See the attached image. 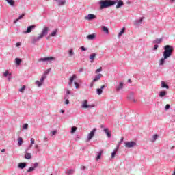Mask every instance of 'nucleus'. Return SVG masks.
Returning <instances> with one entry per match:
<instances>
[{
    "mask_svg": "<svg viewBox=\"0 0 175 175\" xmlns=\"http://www.w3.org/2000/svg\"><path fill=\"white\" fill-rule=\"evenodd\" d=\"M157 139H158V135L155 134L153 135L152 139H151V142H155V140H157Z\"/></svg>",
    "mask_w": 175,
    "mask_h": 175,
    "instance_id": "nucleus-34",
    "label": "nucleus"
},
{
    "mask_svg": "<svg viewBox=\"0 0 175 175\" xmlns=\"http://www.w3.org/2000/svg\"><path fill=\"white\" fill-rule=\"evenodd\" d=\"M103 153V151H100L98 154H97V157L96 158V159L97 161H99V159H100L101 157H102V154Z\"/></svg>",
    "mask_w": 175,
    "mask_h": 175,
    "instance_id": "nucleus-24",
    "label": "nucleus"
},
{
    "mask_svg": "<svg viewBox=\"0 0 175 175\" xmlns=\"http://www.w3.org/2000/svg\"><path fill=\"white\" fill-rule=\"evenodd\" d=\"M95 82H94V81H92V82H91V83H90V88H92V87H94V83Z\"/></svg>",
    "mask_w": 175,
    "mask_h": 175,
    "instance_id": "nucleus-52",
    "label": "nucleus"
},
{
    "mask_svg": "<svg viewBox=\"0 0 175 175\" xmlns=\"http://www.w3.org/2000/svg\"><path fill=\"white\" fill-rule=\"evenodd\" d=\"M20 46H21V42H17V43L16 44V47H20Z\"/></svg>",
    "mask_w": 175,
    "mask_h": 175,
    "instance_id": "nucleus-53",
    "label": "nucleus"
},
{
    "mask_svg": "<svg viewBox=\"0 0 175 175\" xmlns=\"http://www.w3.org/2000/svg\"><path fill=\"white\" fill-rule=\"evenodd\" d=\"M143 18H140L139 20L136 21L137 24H140V23H142L143 22Z\"/></svg>",
    "mask_w": 175,
    "mask_h": 175,
    "instance_id": "nucleus-45",
    "label": "nucleus"
},
{
    "mask_svg": "<svg viewBox=\"0 0 175 175\" xmlns=\"http://www.w3.org/2000/svg\"><path fill=\"white\" fill-rule=\"evenodd\" d=\"M95 18H96V16L92 14H89L88 16H85V20H88L89 21L95 20Z\"/></svg>",
    "mask_w": 175,
    "mask_h": 175,
    "instance_id": "nucleus-8",
    "label": "nucleus"
},
{
    "mask_svg": "<svg viewBox=\"0 0 175 175\" xmlns=\"http://www.w3.org/2000/svg\"><path fill=\"white\" fill-rule=\"evenodd\" d=\"M118 148H120V146H117L113 152L111 153V158H114L116 157V154H117V151H118Z\"/></svg>",
    "mask_w": 175,
    "mask_h": 175,
    "instance_id": "nucleus-13",
    "label": "nucleus"
},
{
    "mask_svg": "<svg viewBox=\"0 0 175 175\" xmlns=\"http://www.w3.org/2000/svg\"><path fill=\"white\" fill-rule=\"evenodd\" d=\"M68 55L69 57H73L75 55V52L73 51V49H70L68 51Z\"/></svg>",
    "mask_w": 175,
    "mask_h": 175,
    "instance_id": "nucleus-25",
    "label": "nucleus"
},
{
    "mask_svg": "<svg viewBox=\"0 0 175 175\" xmlns=\"http://www.w3.org/2000/svg\"><path fill=\"white\" fill-rule=\"evenodd\" d=\"M68 94H65V96H64V99H68Z\"/></svg>",
    "mask_w": 175,
    "mask_h": 175,
    "instance_id": "nucleus-59",
    "label": "nucleus"
},
{
    "mask_svg": "<svg viewBox=\"0 0 175 175\" xmlns=\"http://www.w3.org/2000/svg\"><path fill=\"white\" fill-rule=\"evenodd\" d=\"M57 35V29L54 30L52 33H51L50 36L54 37Z\"/></svg>",
    "mask_w": 175,
    "mask_h": 175,
    "instance_id": "nucleus-37",
    "label": "nucleus"
},
{
    "mask_svg": "<svg viewBox=\"0 0 175 175\" xmlns=\"http://www.w3.org/2000/svg\"><path fill=\"white\" fill-rule=\"evenodd\" d=\"M76 131H77V127L76 126H72L71 128V133H75V132H76Z\"/></svg>",
    "mask_w": 175,
    "mask_h": 175,
    "instance_id": "nucleus-36",
    "label": "nucleus"
},
{
    "mask_svg": "<svg viewBox=\"0 0 175 175\" xmlns=\"http://www.w3.org/2000/svg\"><path fill=\"white\" fill-rule=\"evenodd\" d=\"M37 166H39V163H35L33 167H34V169H36Z\"/></svg>",
    "mask_w": 175,
    "mask_h": 175,
    "instance_id": "nucleus-51",
    "label": "nucleus"
},
{
    "mask_svg": "<svg viewBox=\"0 0 175 175\" xmlns=\"http://www.w3.org/2000/svg\"><path fill=\"white\" fill-rule=\"evenodd\" d=\"M15 63L16 65H20L21 64V59L16 57L15 59Z\"/></svg>",
    "mask_w": 175,
    "mask_h": 175,
    "instance_id": "nucleus-29",
    "label": "nucleus"
},
{
    "mask_svg": "<svg viewBox=\"0 0 175 175\" xmlns=\"http://www.w3.org/2000/svg\"><path fill=\"white\" fill-rule=\"evenodd\" d=\"M5 1L6 2L8 3V4H10V6H12V7L14 6L15 2L14 0H5Z\"/></svg>",
    "mask_w": 175,
    "mask_h": 175,
    "instance_id": "nucleus-27",
    "label": "nucleus"
},
{
    "mask_svg": "<svg viewBox=\"0 0 175 175\" xmlns=\"http://www.w3.org/2000/svg\"><path fill=\"white\" fill-rule=\"evenodd\" d=\"M3 76L4 77H8V76H12V74L9 73V71L7 70L3 73Z\"/></svg>",
    "mask_w": 175,
    "mask_h": 175,
    "instance_id": "nucleus-33",
    "label": "nucleus"
},
{
    "mask_svg": "<svg viewBox=\"0 0 175 175\" xmlns=\"http://www.w3.org/2000/svg\"><path fill=\"white\" fill-rule=\"evenodd\" d=\"M24 16H25V13H23L21 15H20L18 18L14 21V24L18 23V21L23 19V17H24Z\"/></svg>",
    "mask_w": 175,
    "mask_h": 175,
    "instance_id": "nucleus-16",
    "label": "nucleus"
},
{
    "mask_svg": "<svg viewBox=\"0 0 175 175\" xmlns=\"http://www.w3.org/2000/svg\"><path fill=\"white\" fill-rule=\"evenodd\" d=\"M6 152V150L5 149H2L1 150V152Z\"/></svg>",
    "mask_w": 175,
    "mask_h": 175,
    "instance_id": "nucleus-63",
    "label": "nucleus"
},
{
    "mask_svg": "<svg viewBox=\"0 0 175 175\" xmlns=\"http://www.w3.org/2000/svg\"><path fill=\"white\" fill-rule=\"evenodd\" d=\"M66 95H70V91L67 90L66 92Z\"/></svg>",
    "mask_w": 175,
    "mask_h": 175,
    "instance_id": "nucleus-56",
    "label": "nucleus"
},
{
    "mask_svg": "<svg viewBox=\"0 0 175 175\" xmlns=\"http://www.w3.org/2000/svg\"><path fill=\"white\" fill-rule=\"evenodd\" d=\"M25 158V159H31V158H32V154L31 153H26Z\"/></svg>",
    "mask_w": 175,
    "mask_h": 175,
    "instance_id": "nucleus-28",
    "label": "nucleus"
},
{
    "mask_svg": "<svg viewBox=\"0 0 175 175\" xmlns=\"http://www.w3.org/2000/svg\"><path fill=\"white\" fill-rule=\"evenodd\" d=\"M23 137H20L18 138V146H23Z\"/></svg>",
    "mask_w": 175,
    "mask_h": 175,
    "instance_id": "nucleus-26",
    "label": "nucleus"
},
{
    "mask_svg": "<svg viewBox=\"0 0 175 175\" xmlns=\"http://www.w3.org/2000/svg\"><path fill=\"white\" fill-rule=\"evenodd\" d=\"M106 88L105 85H102L100 88L96 89V94L97 95H102V93L103 92V90Z\"/></svg>",
    "mask_w": 175,
    "mask_h": 175,
    "instance_id": "nucleus-10",
    "label": "nucleus"
},
{
    "mask_svg": "<svg viewBox=\"0 0 175 175\" xmlns=\"http://www.w3.org/2000/svg\"><path fill=\"white\" fill-rule=\"evenodd\" d=\"M65 105H69V100L68 99H65Z\"/></svg>",
    "mask_w": 175,
    "mask_h": 175,
    "instance_id": "nucleus-55",
    "label": "nucleus"
},
{
    "mask_svg": "<svg viewBox=\"0 0 175 175\" xmlns=\"http://www.w3.org/2000/svg\"><path fill=\"white\" fill-rule=\"evenodd\" d=\"M104 132L106 133L107 137H110V131H109V129H104Z\"/></svg>",
    "mask_w": 175,
    "mask_h": 175,
    "instance_id": "nucleus-30",
    "label": "nucleus"
},
{
    "mask_svg": "<svg viewBox=\"0 0 175 175\" xmlns=\"http://www.w3.org/2000/svg\"><path fill=\"white\" fill-rule=\"evenodd\" d=\"M60 113H62V114H64V113H65V110L62 109V110L60 111Z\"/></svg>",
    "mask_w": 175,
    "mask_h": 175,
    "instance_id": "nucleus-62",
    "label": "nucleus"
},
{
    "mask_svg": "<svg viewBox=\"0 0 175 175\" xmlns=\"http://www.w3.org/2000/svg\"><path fill=\"white\" fill-rule=\"evenodd\" d=\"M95 38H96V35L95 33L89 34L87 36V39L88 40H94V39H95Z\"/></svg>",
    "mask_w": 175,
    "mask_h": 175,
    "instance_id": "nucleus-12",
    "label": "nucleus"
},
{
    "mask_svg": "<svg viewBox=\"0 0 175 175\" xmlns=\"http://www.w3.org/2000/svg\"><path fill=\"white\" fill-rule=\"evenodd\" d=\"M87 103H88V100H85L82 104V107L83 109H88V108H91V107H95V105H88Z\"/></svg>",
    "mask_w": 175,
    "mask_h": 175,
    "instance_id": "nucleus-7",
    "label": "nucleus"
},
{
    "mask_svg": "<svg viewBox=\"0 0 175 175\" xmlns=\"http://www.w3.org/2000/svg\"><path fill=\"white\" fill-rule=\"evenodd\" d=\"M25 90V86L23 85L21 89H19L20 92H24V90Z\"/></svg>",
    "mask_w": 175,
    "mask_h": 175,
    "instance_id": "nucleus-44",
    "label": "nucleus"
},
{
    "mask_svg": "<svg viewBox=\"0 0 175 175\" xmlns=\"http://www.w3.org/2000/svg\"><path fill=\"white\" fill-rule=\"evenodd\" d=\"M163 57L159 60V65L163 66L165 65V61L167 59V58H170L172 57V54H173V51H174V48L170 45H165L163 47Z\"/></svg>",
    "mask_w": 175,
    "mask_h": 175,
    "instance_id": "nucleus-1",
    "label": "nucleus"
},
{
    "mask_svg": "<svg viewBox=\"0 0 175 175\" xmlns=\"http://www.w3.org/2000/svg\"><path fill=\"white\" fill-rule=\"evenodd\" d=\"M158 45H154L153 50H157L158 49Z\"/></svg>",
    "mask_w": 175,
    "mask_h": 175,
    "instance_id": "nucleus-58",
    "label": "nucleus"
},
{
    "mask_svg": "<svg viewBox=\"0 0 175 175\" xmlns=\"http://www.w3.org/2000/svg\"><path fill=\"white\" fill-rule=\"evenodd\" d=\"M162 42V38H157L154 41V43H157V44H159Z\"/></svg>",
    "mask_w": 175,
    "mask_h": 175,
    "instance_id": "nucleus-31",
    "label": "nucleus"
},
{
    "mask_svg": "<svg viewBox=\"0 0 175 175\" xmlns=\"http://www.w3.org/2000/svg\"><path fill=\"white\" fill-rule=\"evenodd\" d=\"M48 140H49V139H48L47 137H45L44 138V142H48Z\"/></svg>",
    "mask_w": 175,
    "mask_h": 175,
    "instance_id": "nucleus-61",
    "label": "nucleus"
},
{
    "mask_svg": "<svg viewBox=\"0 0 175 175\" xmlns=\"http://www.w3.org/2000/svg\"><path fill=\"white\" fill-rule=\"evenodd\" d=\"M103 77V75L98 74L94 77L93 79V83H96V81H99L100 80V78Z\"/></svg>",
    "mask_w": 175,
    "mask_h": 175,
    "instance_id": "nucleus-11",
    "label": "nucleus"
},
{
    "mask_svg": "<svg viewBox=\"0 0 175 175\" xmlns=\"http://www.w3.org/2000/svg\"><path fill=\"white\" fill-rule=\"evenodd\" d=\"M30 142H31V146H32V144H35V139L31 138Z\"/></svg>",
    "mask_w": 175,
    "mask_h": 175,
    "instance_id": "nucleus-47",
    "label": "nucleus"
},
{
    "mask_svg": "<svg viewBox=\"0 0 175 175\" xmlns=\"http://www.w3.org/2000/svg\"><path fill=\"white\" fill-rule=\"evenodd\" d=\"M23 128V129H28V124H24Z\"/></svg>",
    "mask_w": 175,
    "mask_h": 175,
    "instance_id": "nucleus-46",
    "label": "nucleus"
},
{
    "mask_svg": "<svg viewBox=\"0 0 175 175\" xmlns=\"http://www.w3.org/2000/svg\"><path fill=\"white\" fill-rule=\"evenodd\" d=\"M124 32H125V27H123L120 31V32L119 33V36H121V35H122V33H124Z\"/></svg>",
    "mask_w": 175,
    "mask_h": 175,
    "instance_id": "nucleus-42",
    "label": "nucleus"
},
{
    "mask_svg": "<svg viewBox=\"0 0 175 175\" xmlns=\"http://www.w3.org/2000/svg\"><path fill=\"white\" fill-rule=\"evenodd\" d=\"M74 84L77 90H79V88H80V84H79V83L75 82Z\"/></svg>",
    "mask_w": 175,
    "mask_h": 175,
    "instance_id": "nucleus-40",
    "label": "nucleus"
},
{
    "mask_svg": "<svg viewBox=\"0 0 175 175\" xmlns=\"http://www.w3.org/2000/svg\"><path fill=\"white\" fill-rule=\"evenodd\" d=\"M123 88H124V83H120L119 86L117 88V91H120V90H122Z\"/></svg>",
    "mask_w": 175,
    "mask_h": 175,
    "instance_id": "nucleus-32",
    "label": "nucleus"
},
{
    "mask_svg": "<svg viewBox=\"0 0 175 175\" xmlns=\"http://www.w3.org/2000/svg\"><path fill=\"white\" fill-rule=\"evenodd\" d=\"M116 3H118L116 7V9H120V8L124 6V1H118Z\"/></svg>",
    "mask_w": 175,
    "mask_h": 175,
    "instance_id": "nucleus-19",
    "label": "nucleus"
},
{
    "mask_svg": "<svg viewBox=\"0 0 175 175\" xmlns=\"http://www.w3.org/2000/svg\"><path fill=\"white\" fill-rule=\"evenodd\" d=\"M102 30H103V32H105V33H106V35H109V28H107V27L103 26Z\"/></svg>",
    "mask_w": 175,
    "mask_h": 175,
    "instance_id": "nucleus-18",
    "label": "nucleus"
},
{
    "mask_svg": "<svg viewBox=\"0 0 175 175\" xmlns=\"http://www.w3.org/2000/svg\"><path fill=\"white\" fill-rule=\"evenodd\" d=\"M118 1L115 0V1H110V6H113V5H116V3H118Z\"/></svg>",
    "mask_w": 175,
    "mask_h": 175,
    "instance_id": "nucleus-35",
    "label": "nucleus"
},
{
    "mask_svg": "<svg viewBox=\"0 0 175 175\" xmlns=\"http://www.w3.org/2000/svg\"><path fill=\"white\" fill-rule=\"evenodd\" d=\"M35 170V167H30L28 170H27V173H29L31 172H33Z\"/></svg>",
    "mask_w": 175,
    "mask_h": 175,
    "instance_id": "nucleus-39",
    "label": "nucleus"
},
{
    "mask_svg": "<svg viewBox=\"0 0 175 175\" xmlns=\"http://www.w3.org/2000/svg\"><path fill=\"white\" fill-rule=\"evenodd\" d=\"M98 3L100 5V9L101 10L110 8V0H101Z\"/></svg>",
    "mask_w": 175,
    "mask_h": 175,
    "instance_id": "nucleus-3",
    "label": "nucleus"
},
{
    "mask_svg": "<svg viewBox=\"0 0 175 175\" xmlns=\"http://www.w3.org/2000/svg\"><path fill=\"white\" fill-rule=\"evenodd\" d=\"M96 57V53H92L90 55V59L91 60V62H92V61H94V59H95Z\"/></svg>",
    "mask_w": 175,
    "mask_h": 175,
    "instance_id": "nucleus-21",
    "label": "nucleus"
},
{
    "mask_svg": "<svg viewBox=\"0 0 175 175\" xmlns=\"http://www.w3.org/2000/svg\"><path fill=\"white\" fill-rule=\"evenodd\" d=\"M66 174H68V175H73V174H75V170H73V169L68 170V171L66 172Z\"/></svg>",
    "mask_w": 175,
    "mask_h": 175,
    "instance_id": "nucleus-20",
    "label": "nucleus"
},
{
    "mask_svg": "<svg viewBox=\"0 0 175 175\" xmlns=\"http://www.w3.org/2000/svg\"><path fill=\"white\" fill-rule=\"evenodd\" d=\"M76 75H72L70 78V81L68 82V85H72V83H73L75 79H76Z\"/></svg>",
    "mask_w": 175,
    "mask_h": 175,
    "instance_id": "nucleus-17",
    "label": "nucleus"
},
{
    "mask_svg": "<svg viewBox=\"0 0 175 175\" xmlns=\"http://www.w3.org/2000/svg\"><path fill=\"white\" fill-rule=\"evenodd\" d=\"M80 49H81V51H86V50H87L86 48L84 47V46H81Z\"/></svg>",
    "mask_w": 175,
    "mask_h": 175,
    "instance_id": "nucleus-48",
    "label": "nucleus"
},
{
    "mask_svg": "<svg viewBox=\"0 0 175 175\" xmlns=\"http://www.w3.org/2000/svg\"><path fill=\"white\" fill-rule=\"evenodd\" d=\"M66 3V0H58L57 5L58 6H64Z\"/></svg>",
    "mask_w": 175,
    "mask_h": 175,
    "instance_id": "nucleus-15",
    "label": "nucleus"
},
{
    "mask_svg": "<svg viewBox=\"0 0 175 175\" xmlns=\"http://www.w3.org/2000/svg\"><path fill=\"white\" fill-rule=\"evenodd\" d=\"M86 169V167L85 166H82L81 167V170H85Z\"/></svg>",
    "mask_w": 175,
    "mask_h": 175,
    "instance_id": "nucleus-60",
    "label": "nucleus"
},
{
    "mask_svg": "<svg viewBox=\"0 0 175 175\" xmlns=\"http://www.w3.org/2000/svg\"><path fill=\"white\" fill-rule=\"evenodd\" d=\"M55 133H57V130H54L53 131H52V136H54Z\"/></svg>",
    "mask_w": 175,
    "mask_h": 175,
    "instance_id": "nucleus-54",
    "label": "nucleus"
},
{
    "mask_svg": "<svg viewBox=\"0 0 175 175\" xmlns=\"http://www.w3.org/2000/svg\"><path fill=\"white\" fill-rule=\"evenodd\" d=\"M161 87L162 88H167V90H169V85L165 83V81L161 82Z\"/></svg>",
    "mask_w": 175,
    "mask_h": 175,
    "instance_id": "nucleus-23",
    "label": "nucleus"
},
{
    "mask_svg": "<svg viewBox=\"0 0 175 175\" xmlns=\"http://www.w3.org/2000/svg\"><path fill=\"white\" fill-rule=\"evenodd\" d=\"M36 85H38V87H42V83H41L40 81H36Z\"/></svg>",
    "mask_w": 175,
    "mask_h": 175,
    "instance_id": "nucleus-41",
    "label": "nucleus"
},
{
    "mask_svg": "<svg viewBox=\"0 0 175 175\" xmlns=\"http://www.w3.org/2000/svg\"><path fill=\"white\" fill-rule=\"evenodd\" d=\"M96 132V129H93V130L88 133V138H87V142H90L95 136V133Z\"/></svg>",
    "mask_w": 175,
    "mask_h": 175,
    "instance_id": "nucleus-4",
    "label": "nucleus"
},
{
    "mask_svg": "<svg viewBox=\"0 0 175 175\" xmlns=\"http://www.w3.org/2000/svg\"><path fill=\"white\" fill-rule=\"evenodd\" d=\"M18 167L19 169H25V167H27V163H19Z\"/></svg>",
    "mask_w": 175,
    "mask_h": 175,
    "instance_id": "nucleus-14",
    "label": "nucleus"
},
{
    "mask_svg": "<svg viewBox=\"0 0 175 175\" xmlns=\"http://www.w3.org/2000/svg\"><path fill=\"white\" fill-rule=\"evenodd\" d=\"M35 25H30L27 27V30L23 31V33H31V32H32V29H35Z\"/></svg>",
    "mask_w": 175,
    "mask_h": 175,
    "instance_id": "nucleus-9",
    "label": "nucleus"
},
{
    "mask_svg": "<svg viewBox=\"0 0 175 175\" xmlns=\"http://www.w3.org/2000/svg\"><path fill=\"white\" fill-rule=\"evenodd\" d=\"M50 70H51V68H49L47 69L43 75H44L45 76H46V75H49L50 73Z\"/></svg>",
    "mask_w": 175,
    "mask_h": 175,
    "instance_id": "nucleus-43",
    "label": "nucleus"
},
{
    "mask_svg": "<svg viewBox=\"0 0 175 175\" xmlns=\"http://www.w3.org/2000/svg\"><path fill=\"white\" fill-rule=\"evenodd\" d=\"M39 62H44L46 61H55V57H45L38 59Z\"/></svg>",
    "mask_w": 175,
    "mask_h": 175,
    "instance_id": "nucleus-5",
    "label": "nucleus"
},
{
    "mask_svg": "<svg viewBox=\"0 0 175 175\" xmlns=\"http://www.w3.org/2000/svg\"><path fill=\"white\" fill-rule=\"evenodd\" d=\"M101 70H102V68H100L97 69V70L95 71V73H99V72H100Z\"/></svg>",
    "mask_w": 175,
    "mask_h": 175,
    "instance_id": "nucleus-50",
    "label": "nucleus"
},
{
    "mask_svg": "<svg viewBox=\"0 0 175 175\" xmlns=\"http://www.w3.org/2000/svg\"><path fill=\"white\" fill-rule=\"evenodd\" d=\"M165 110H169V109H170V105H169V104H167L166 105H165Z\"/></svg>",
    "mask_w": 175,
    "mask_h": 175,
    "instance_id": "nucleus-49",
    "label": "nucleus"
},
{
    "mask_svg": "<svg viewBox=\"0 0 175 175\" xmlns=\"http://www.w3.org/2000/svg\"><path fill=\"white\" fill-rule=\"evenodd\" d=\"M46 77H47L45 75H43L40 81L42 83L43 81H44V80L46 79Z\"/></svg>",
    "mask_w": 175,
    "mask_h": 175,
    "instance_id": "nucleus-38",
    "label": "nucleus"
},
{
    "mask_svg": "<svg viewBox=\"0 0 175 175\" xmlns=\"http://www.w3.org/2000/svg\"><path fill=\"white\" fill-rule=\"evenodd\" d=\"M124 146L127 148H132V147H135V146H136V142H126L124 143Z\"/></svg>",
    "mask_w": 175,
    "mask_h": 175,
    "instance_id": "nucleus-6",
    "label": "nucleus"
},
{
    "mask_svg": "<svg viewBox=\"0 0 175 175\" xmlns=\"http://www.w3.org/2000/svg\"><path fill=\"white\" fill-rule=\"evenodd\" d=\"M83 70H84V69H83V68H81L79 69V73L83 72Z\"/></svg>",
    "mask_w": 175,
    "mask_h": 175,
    "instance_id": "nucleus-57",
    "label": "nucleus"
},
{
    "mask_svg": "<svg viewBox=\"0 0 175 175\" xmlns=\"http://www.w3.org/2000/svg\"><path fill=\"white\" fill-rule=\"evenodd\" d=\"M166 94H167V92L165 91H161V92H160L159 96L160 98H163V96H166Z\"/></svg>",
    "mask_w": 175,
    "mask_h": 175,
    "instance_id": "nucleus-22",
    "label": "nucleus"
},
{
    "mask_svg": "<svg viewBox=\"0 0 175 175\" xmlns=\"http://www.w3.org/2000/svg\"><path fill=\"white\" fill-rule=\"evenodd\" d=\"M128 83H132V80H131V79H128Z\"/></svg>",
    "mask_w": 175,
    "mask_h": 175,
    "instance_id": "nucleus-64",
    "label": "nucleus"
},
{
    "mask_svg": "<svg viewBox=\"0 0 175 175\" xmlns=\"http://www.w3.org/2000/svg\"><path fill=\"white\" fill-rule=\"evenodd\" d=\"M48 34H49V27H44L42 30L41 33L39 34L38 36L33 38L31 40V43L33 44H36L37 42H39V40H40L41 39H43L44 36H47Z\"/></svg>",
    "mask_w": 175,
    "mask_h": 175,
    "instance_id": "nucleus-2",
    "label": "nucleus"
}]
</instances>
